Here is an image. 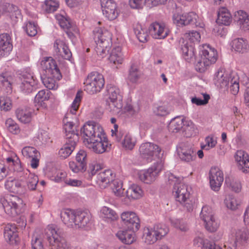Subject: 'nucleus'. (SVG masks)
Masks as SVG:
<instances>
[{
	"instance_id": "obj_1",
	"label": "nucleus",
	"mask_w": 249,
	"mask_h": 249,
	"mask_svg": "<svg viewBox=\"0 0 249 249\" xmlns=\"http://www.w3.org/2000/svg\"><path fill=\"white\" fill-rule=\"evenodd\" d=\"M60 216L68 227L78 229L87 226L89 222L90 214L86 211L67 209L61 211Z\"/></svg>"
},
{
	"instance_id": "obj_2",
	"label": "nucleus",
	"mask_w": 249,
	"mask_h": 249,
	"mask_svg": "<svg viewBox=\"0 0 249 249\" xmlns=\"http://www.w3.org/2000/svg\"><path fill=\"white\" fill-rule=\"evenodd\" d=\"M218 59L217 51L209 45L204 44L199 52V58L195 65L196 70L200 73L205 72L215 64Z\"/></svg>"
},
{
	"instance_id": "obj_3",
	"label": "nucleus",
	"mask_w": 249,
	"mask_h": 249,
	"mask_svg": "<svg viewBox=\"0 0 249 249\" xmlns=\"http://www.w3.org/2000/svg\"><path fill=\"white\" fill-rule=\"evenodd\" d=\"M82 93V91H78L77 92L75 98L71 105L70 112L66 114L64 118L63 119V121L64 124V129L66 134V140L72 141V140H73L72 138H74V136H76L77 137V140L78 141H79V135L77 131L76 130L75 131L74 128H73V125L76 122L71 121L69 122L68 121L67 119L69 116L70 118H71V116L72 115L76 114V112L79 108L80 103L81 101Z\"/></svg>"
},
{
	"instance_id": "obj_4",
	"label": "nucleus",
	"mask_w": 249,
	"mask_h": 249,
	"mask_svg": "<svg viewBox=\"0 0 249 249\" xmlns=\"http://www.w3.org/2000/svg\"><path fill=\"white\" fill-rule=\"evenodd\" d=\"M5 213L10 216L16 217L22 212L23 200L17 196L8 195L0 199Z\"/></svg>"
},
{
	"instance_id": "obj_5",
	"label": "nucleus",
	"mask_w": 249,
	"mask_h": 249,
	"mask_svg": "<svg viewBox=\"0 0 249 249\" xmlns=\"http://www.w3.org/2000/svg\"><path fill=\"white\" fill-rule=\"evenodd\" d=\"M47 239L53 249H69L63 231L58 228L49 227L46 229Z\"/></svg>"
},
{
	"instance_id": "obj_6",
	"label": "nucleus",
	"mask_w": 249,
	"mask_h": 249,
	"mask_svg": "<svg viewBox=\"0 0 249 249\" xmlns=\"http://www.w3.org/2000/svg\"><path fill=\"white\" fill-rule=\"evenodd\" d=\"M168 232V228L163 224H157L153 227H145L143 230L142 240L147 244H153L165 236Z\"/></svg>"
},
{
	"instance_id": "obj_7",
	"label": "nucleus",
	"mask_w": 249,
	"mask_h": 249,
	"mask_svg": "<svg viewBox=\"0 0 249 249\" xmlns=\"http://www.w3.org/2000/svg\"><path fill=\"white\" fill-rule=\"evenodd\" d=\"M172 194L176 201L183 205L188 211H193V203L188 202L190 194L187 185L182 183H175L173 187Z\"/></svg>"
},
{
	"instance_id": "obj_8",
	"label": "nucleus",
	"mask_w": 249,
	"mask_h": 249,
	"mask_svg": "<svg viewBox=\"0 0 249 249\" xmlns=\"http://www.w3.org/2000/svg\"><path fill=\"white\" fill-rule=\"evenodd\" d=\"M164 164L163 160H158L147 169L141 171L139 173L140 179L145 183H153L163 170Z\"/></svg>"
},
{
	"instance_id": "obj_9",
	"label": "nucleus",
	"mask_w": 249,
	"mask_h": 249,
	"mask_svg": "<svg viewBox=\"0 0 249 249\" xmlns=\"http://www.w3.org/2000/svg\"><path fill=\"white\" fill-rule=\"evenodd\" d=\"M142 156L148 160L158 159L164 161V152L160 147L154 143L146 142L141 144L139 148Z\"/></svg>"
},
{
	"instance_id": "obj_10",
	"label": "nucleus",
	"mask_w": 249,
	"mask_h": 249,
	"mask_svg": "<svg viewBox=\"0 0 249 249\" xmlns=\"http://www.w3.org/2000/svg\"><path fill=\"white\" fill-rule=\"evenodd\" d=\"M94 36L98 37L96 40L97 46L96 50L98 55L103 58L106 55L107 52H109L111 48V36L108 31L103 32L101 28L98 29Z\"/></svg>"
},
{
	"instance_id": "obj_11",
	"label": "nucleus",
	"mask_w": 249,
	"mask_h": 249,
	"mask_svg": "<svg viewBox=\"0 0 249 249\" xmlns=\"http://www.w3.org/2000/svg\"><path fill=\"white\" fill-rule=\"evenodd\" d=\"M109 146L110 145L103 127L99 124H94V152L103 153Z\"/></svg>"
},
{
	"instance_id": "obj_12",
	"label": "nucleus",
	"mask_w": 249,
	"mask_h": 249,
	"mask_svg": "<svg viewBox=\"0 0 249 249\" xmlns=\"http://www.w3.org/2000/svg\"><path fill=\"white\" fill-rule=\"evenodd\" d=\"M107 102L111 110L115 111L122 107V97L119 89L112 84L107 86Z\"/></svg>"
},
{
	"instance_id": "obj_13",
	"label": "nucleus",
	"mask_w": 249,
	"mask_h": 249,
	"mask_svg": "<svg viewBox=\"0 0 249 249\" xmlns=\"http://www.w3.org/2000/svg\"><path fill=\"white\" fill-rule=\"evenodd\" d=\"M123 223L133 231H138L140 227V220L137 213L133 211L123 212L120 215Z\"/></svg>"
},
{
	"instance_id": "obj_14",
	"label": "nucleus",
	"mask_w": 249,
	"mask_h": 249,
	"mask_svg": "<svg viewBox=\"0 0 249 249\" xmlns=\"http://www.w3.org/2000/svg\"><path fill=\"white\" fill-rule=\"evenodd\" d=\"M103 15L109 20L117 18L119 12L116 3L113 0H100Z\"/></svg>"
},
{
	"instance_id": "obj_15",
	"label": "nucleus",
	"mask_w": 249,
	"mask_h": 249,
	"mask_svg": "<svg viewBox=\"0 0 249 249\" xmlns=\"http://www.w3.org/2000/svg\"><path fill=\"white\" fill-rule=\"evenodd\" d=\"M149 32L153 38L161 39L166 37L170 32L166 25L161 22L152 23L149 27Z\"/></svg>"
},
{
	"instance_id": "obj_16",
	"label": "nucleus",
	"mask_w": 249,
	"mask_h": 249,
	"mask_svg": "<svg viewBox=\"0 0 249 249\" xmlns=\"http://www.w3.org/2000/svg\"><path fill=\"white\" fill-rule=\"evenodd\" d=\"M209 179L212 189L218 191L224 180L223 172L218 167L211 168L209 172Z\"/></svg>"
},
{
	"instance_id": "obj_17",
	"label": "nucleus",
	"mask_w": 249,
	"mask_h": 249,
	"mask_svg": "<svg viewBox=\"0 0 249 249\" xmlns=\"http://www.w3.org/2000/svg\"><path fill=\"white\" fill-rule=\"evenodd\" d=\"M41 65L43 68L47 76L53 77L54 78L58 79L61 77L60 71L55 60L52 58H48L42 60Z\"/></svg>"
},
{
	"instance_id": "obj_18",
	"label": "nucleus",
	"mask_w": 249,
	"mask_h": 249,
	"mask_svg": "<svg viewBox=\"0 0 249 249\" xmlns=\"http://www.w3.org/2000/svg\"><path fill=\"white\" fill-rule=\"evenodd\" d=\"M87 153L83 150H80L76 155V161H70L69 166L70 169L74 173L80 171H85L87 166Z\"/></svg>"
},
{
	"instance_id": "obj_19",
	"label": "nucleus",
	"mask_w": 249,
	"mask_h": 249,
	"mask_svg": "<svg viewBox=\"0 0 249 249\" xmlns=\"http://www.w3.org/2000/svg\"><path fill=\"white\" fill-rule=\"evenodd\" d=\"M177 152L180 160L183 162L190 163L196 159V152L190 146L181 144L177 148Z\"/></svg>"
},
{
	"instance_id": "obj_20",
	"label": "nucleus",
	"mask_w": 249,
	"mask_h": 249,
	"mask_svg": "<svg viewBox=\"0 0 249 249\" xmlns=\"http://www.w3.org/2000/svg\"><path fill=\"white\" fill-rule=\"evenodd\" d=\"M234 158L238 168L244 173L249 172V155L245 151L237 150Z\"/></svg>"
},
{
	"instance_id": "obj_21",
	"label": "nucleus",
	"mask_w": 249,
	"mask_h": 249,
	"mask_svg": "<svg viewBox=\"0 0 249 249\" xmlns=\"http://www.w3.org/2000/svg\"><path fill=\"white\" fill-rule=\"evenodd\" d=\"M81 132L85 145L89 149H93V122H87L81 129Z\"/></svg>"
},
{
	"instance_id": "obj_22",
	"label": "nucleus",
	"mask_w": 249,
	"mask_h": 249,
	"mask_svg": "<svg viewBox=\"0 0 249 249\" xmlns=\"http://www.w3.org/2000/svg\"><path fill=\"white\" fill-rule=\"evenodd\" d=\"M115 177V174L111 170H106L99 172L96 175V184L101 189L107 188Z\"/></svg>"
},
{
	"instance_id": "obj_23",
	"label": "nucleus",
	"mask_w": 249,
	"mask_h": 249,
	"mask_svg": "<svg viewBox=\"0 0 249 249\" xmlns=\"http://www.w3.org/2000/svg\"><path fill=\"white\" fill-rule=\"evenodd\" d=\"M233 75H230L224 69H219L214 75V84L220 88L227 89Z\"/></svg>"
},
{
	"instance_id": "obj_24",
	"label": "nucleus",
	"mask_w": 249,
	"mask_h": 249,
	"mask_svg": "<svg viewBox=\"0 0 249 249\" xmlns=\"http://www.w3.org/2000/svg\"><path fill=\"white\" fill-rule=\"evenodd\" d=\"M193 123L190 120H186L183 116H177L170 121L168 129L172 132H177L183 127V125L191 126Z\"/></svg>"
},
{
	"instance_id": "obj_25",
	"label": "nucleus",
	"mask_w": 249,
	"mask_h": 249,
	"mask_svg": "<svg viewBox=\"0 0 249 249\" xmlns=\"http://www.w3.org/2000/svg\"><path fill=\"white\" fill-rule=\"evenodd\" d=\"M54 48L58 56L70 60L72 56L71 53L66 43L60 39H56L54 43Z\"/></svg>"
},
{
	"instance_id": "obj_26",
	"label": "nucleus",
	"mask_w": 249,
	"mask_h": 249,
	"mask_svg": "<svg viewBox=\"0 0 249 249\" xmlns=\"http://www.w3.org/2000/svg\"><path fill=\"white\" fill-rule=\"evenodd\" d=\"M17 228L15 225L8 224L4 228V237L10 244L16 245L19 241L17 233Z\"/></svg>"
},
{
	"instance_id": "obj_27",
	"label": "nucleus",
	"mask_w": 249,
	"mask_h": 249,
	"mask_svg": "<svg viewBox=\"0 0 249 249\" xmlns=\"http://www.w3.org/2000/svg\"><path fill=\"white\" fill-rule=\"evenodd\" d=\"M234 18L241 30H249V16L246 12L241 10L235 12Z\"/></svg>"
},
{
	"instance_id": "obj_28",
	"label": "nucleus",
	"mask_w": 249,
	"mask_h": 249,
	"mask_svg": "<svg viewBox=\"0 0 249 249\" xmlns=\"http://www.w3.org/2000/svg\"><path fill=\"white\" fill-rule=\"evenodd\" d=\"M11 37L7 33L0 35V56L7 55L12 50Z\"/></svg>"
},
{
	"instance_id": "obj_29",
	"label": "nucleus",
	"mask_w": 249,
	"mask_h": 249,
	"mask_svg": "<svg viewBox=\"0 0 249 249\" xmlns=\"http://www.w3.org/2000/svg\"><path fill=\"white\" fill-rule=\"evenodd\" d=\"M73 140H66L65 144L59 150L58 155L62 159H66L68 157L75 149L77 142H78L77 137L74 136Z\"/></svg>"
},
{
	"instance_id": "obj_30",
	"label": "nucleus",
	"mask_w": 249,
	"mask_h": 249,
	"mask_svg": "<svg viewBox=\"0 0 249 249\" xmlns=\"http://www.w3.org/2000/svg\"><path fill=\"white\" fill-rule=\"evenodd\" d=\"M182 55L184 59L188 62L193 61L195 57L196 53L194 45L183 41L180 42Z\"/></svg>"
},
{
	"instance_id": "obj_31",
	"label": "nucleus",
	"mask_w": 249,
	"mask_h": 249,
	"mask_svg": "<svg viewBox=\"0 0 249 249\" xmlns=\"http://www.w3.org/2000/svg\"><path fill=\"white\" fill-rule=\"evenodd\" d=\"M185 26L191 25L203 28L204 26L201 19L194 12L183 14Z\"/></svg>"
},
{
	"instance_id": "obj_32",
	"label": "nucleus",
	"mask_w": 249,
	"mask_h": 249,
	"mask_svg": "<svg viewBox=\"0 0 249 249\" xmlns=\"http://www.w3.org/2000/svg\"><path fill=\"white\" fill-rule=\"evenodd\" d=\"M232 21L231 16L229 11L225 7L219 9L216 22L220 25L229 26Z\"/></svg>"
},
{
	"instance_id": "obj_33",
	"label": "nucleus",
	"mask_w": 249,
	"mask_h": 249,
	"mask_svg": "<svg viewBox=\"0 0 249 249\" xmlns=\"http://www.w3.org/2000/svg\"><path fill=\"white\" fill-rule=\"evenodd\" d=\"M134 231L131 229L129 230H122L119 231L117 233L116 235L123 243L131 244L136 241Z\"/></svg>"
},
{
	"instance_id": "obj_34",
	"label": "nucleus",
	"mask_w": 249,
	"mask_h": 249,
	"mask_svg": "<svg viewBox=\"0 0 249 249\" xmlns=\"http://www.w3.org/2000/svg\"><path fill=\"white\" fill-rule=\"evenodd\" d=\"M108 59L110 63L115 65L122 64L124 60V56L122 47L117 46L113 48Z\"/></svg>"
},
{
	"instance_id": "obj_35",
	"label": "nucleus",
	"mask_w": 249,
	"mask_h": 249,
	"mask_svg": "<svg viewBox=\"0 0 249 249\" xmlns=\"http://www.w3.org/2000/svg\"><path fill=\"white\" fill-rule=\"evenodd\" d=\"M231 45L235 51L239 53L246 52L249 49L248 41L243 38H237L233 39L231 42Z\"/></svg>"
},
{
	"instance_id": "obj_36",
	"label": "nucleus",
	"mask_w": 249,
	"mask_h": 249,
	"mask_svg": "<svg viewBox=\"0 0 249 249\" xmlns=\"http://www.w3.org/2000/svg\"><path fill=\"white\" fill-rule=\"evenodd\" d=\"M51 92L48 89H43L38 92L35 97V103L36 106L40 107H45L46 105L45 101H48L50 98Z\"/></svg>"
},
{
	"instance_id": "obj_37",
	"label": "nucleus",
	"mask_w": 249,
	"mask_h": 249,
	"mask_svg": "<svg viewBox=\"0 0 249 249\" xmlns=\"http://www.w3.org/2000/svg\"><path fill=\"white\" fill-rule=\"evenodd\" d=\"M3 14L8 13L10 18L15 20L20 17V12L18 7L12 4L6 3L2 5Z\"/></svg>"
},
{
	"instance_id": "obj_38",
	"label": "nucleus",
	"mask_w": 249,
	"mask_h": 249,
	"mask_svg": "<svg viewBox=\"0 0 249 249\" xmlns=\"http://www.w3.org/2000/svg\"><path fill=\"white\" fill-rule=\"evenodd\" d=\"M18 120L24 124L29 123L32 118V111L28 108H18L16 111Z\"/></svg>"
},
{
	"instance_id": "obj_39",
	"label": "nucleus",
	"mask_w": 249,
	"mask_h": 249,
	"mask_svg": "<svg viewBox=\"0 0 249 249\" xmlns=\"http://www.w3.org/2000/svg\"><path fill=\"white\" fill-rule=\"evenodd\" d=\"M24 178L26 179V184L28 189L30 190H35L38 182V178L37 176L34 173H31L28 169H25L24 172Z\"/></svg>"
},
{
	"instance_id": "obj_40",
	"label": "nucleus",
	"mask_w": 249,
	"mask_h": 249,
	"mask_svg": "<svg viewBox=\"0 0 249 249\" xmlns=\"http://www.w3.org/2000/svg\"><path fill=\"white\" fill-rule=\"evenodd\" d=\"M100 215L107 221H114L118 219V215L116 212L107 206H104L101 209Z\"/></svg>"
},
{
	"instance_id": "obj_41",
	"label": "nucleus",
	"mask_w": 249,
	"mask_h": 249,
	"mask_svg": "<svg viewBox=\"0 0 249 249\" xmlns=\"http://www.w3.org/2000/svg\"><path fill=\"white\" fill-rule=\"evenodd\" d=\"M126 194L129 198L137 199L143 196V191L140 186L133 184L128 188Z\"/></svg>"
},
{
	"instance_id": "obj_42",
	"label": "nucleus",
	"mask_w": 249,
	"mask_h": 249,
	"mask_svg": "<svg viewBox=\"0 0 249 249\" xmlns=\"http://www.w3.org/2000/svg\"><path fill=\"white\" fill-rule=\"evenodd\" d=\"M201 36L199 32L196 31H191L185 34L183 37L180 39L179 42L185 41L189 44L194 45L196 42H199L200 40Z\"/></svg>"
},
{
	"instance_id": "obj_43",
	"label": "nucleus",
	"mask_w": 249,
	"mask_h": 249,
	"mask_svg": "<svg viewBox=\"0 0 249 249\" xmlns=\"http://www.w3.org/2000/svg\"><path fill=\"white\" fill-rule=\"evenodd\" d=\"M136 143V138L129 133L125 134L121 141L122 147L126 150H133Z\"/></svg>"
},
{
	"instance_id": "obj_44",
	"label": "nucleus",
	"mask_w": 249,
	"mask_h": 249,
	"mask_svg": "<svg viewBox=\"0 0 249 249\" xmlns=\"http://www.w3.org/2000/svg\"><path fill=\"white\" fill-rule=\"evenodd\" d=\"M235 237V241L241 243H249V230L243 228L235 230L233 233Z\"/></svg>"
},
{
	"instance_id": "obj_45",
	"label": "nucleus",
	"mask_w": 249,
	"mask_h": 249,
	"mask_svg": "<svg viewBox=\"0 0 249 249\" xmlns=\"http://www.w3.org/2000/svg\"><path fill=\"white\" fill-rule=\"evenodd\" d=\"M134 31L138 39L140 42L144 43L148 40L149 35L146 28H143L140 24H137Z\"/></svg>"
},
{
	"instance_id": "obj_46",
	"label": "nucleus",
	"mask_w": 249,
	"mask_h": 249,
	"mask_svg": "<svg viewBox=\"0 0 249 249\" xmlns=\"http://www.w3.org/2000/svg\"><path fill=\"white\" fill-rule=\"evenodd\" d=\"M6 188L14 193H19L21 190V183L17 180L10 178L5 182Z\"/></svg>"
},
{
	"instance_id": "obj_47",
	"label": "nucleus",
	"mask_w": 249,
	"mask_h": 249,
	"mask_svg": "<svg viewBox=\"0 0 249 249\" xmlns=\"http://www.w3.org/2000/svg\"><path fill=\"white\" fill-rule=\"evenodd\" d=\"M142 75V74L138 67L132 65L129 70L127 77L128 81L131 83L136 84L141 78Z\"/></svg>"
},
{
	"instance_id": "obj_48",
	"label": "nucleus",
	"mask_w": 249,
	"mask_h": 249,
	"mask_svg": "<svg viewBox=\"0 0 249 249\" xmlns=\"http://www.w3.org/2000/svg\"><path fill=\"white\" fill-rule=\"evenodd\" d=\"M204 223L206 229L210 232L217 231L220 226L219 222L215 216L204 221Z\"/></svg>"
},
{
	"instance_id": "obj_49",
	"label": "nucleus",
	"mask_w": 249,
	"mask_h": 249,
	"mask_svg": "<svg viewBox=\"0 0 249 249\" xmlns=\"http://www.w3.org/2000/svg\"><path fill=\"white\" fill-rule=\"evenodd\" d=\"M224 203L226 207L232 211H235L238 209L240 205L239 201L232 195H227L224 200Z\"/></svg>"
},
{
	"instance_id": "obj_50",
	"label": "nucleus",
	"mask_w": 249,
	"mask_h": 249,
	"mask_svg": "<svg viewBox=\"0 0 249 249\" xmlns=\"http://www.w3.org/2000/svg\"><path fill=\"white\" fill-rule=\"evenodd\" d=\"M171 224L176 229L182 232H186L189 229V226L187 223L182 219L170 218Z\"/></svg>"
},
{
	"instance_id": "obj_51",
	"label": "nucleus",
	"mask_w": 249,
	"mask_h": 249,
	"mask_svg": "<svg viewBox=\"0 0 249 249\" xmlns=\"http://www.w3.org/2000/svg\"><path fill=\"white\" fill-rule=\"evenodd\" d=\"M111 189L114 194L117 197H122L124 194L122 183L118 179H114L112 182Z\"/></svg>"
},
{
	"instance_id": "obj_52",
	"label": "nucleus",
	"mask_w": 249,
	"mask_h": 249,
	"mask_svg": "<svg viewBox=\"0 0 249 249\" xmlns=\"http://www.w3.org/2000/svg\"><path fill=\"white\" fill-rule=\"evenodd\" d=\"M105 85V80L102 74L94 72V92H100Z\"/></svg>"
},
{
	"instance_id": "obj_53",
	"label": "nucleus",
	"mask_w": 249,
	"mask_h": 249,
	"mask_svg": "<svg viewBox=\"0 0 249 249\" xmlns=\"http://www.w3.org/2000/svg\"><path fill=\"white\" fill-rule=\"evenodd\" d=\"M205 144H201V148L203 150H209L214 147L217 144L216 138L213 135H209L205 139Z\"/></svg>"
},
{
	"instance_id": "obj_54",
	"label": "nucleus",
	"mask_w": 249,
	"mask_h": 249,
	"mask_svg": "<svg viewBox=\"0 0 249 249\" xmlns=\"http://www.w3.org/2000/svg\"><path fill=\"white\" fill-rule=\"evenodd\" d=\"M59 3L53 0H46L43 5V9L46 13L54 12L58 8Z\"/></svg>"
},
{
	"instance_id": "obj_55",
	"label": "nucleus",
	"mask_w": 249,
	"mask_h": 249,
	"mask_svg": "<svg viewBox=\"0 0 249 249\" xmlns=\"http://www.w3.org/2000/svg\"><path fill=\"white\" fill-rule=\"evenodd\" d=\"M214 216V212L211 207L205 205L202 208L200 217L203 221Z\"/></svg>"
},
{
	"instance_id": "obj_56",
	"label": "nucleus",
	"mask_w": 249,
	"mask_h": 249,
	"mask_svg": "<svg viewBox=\"0 0 249 249\" xmlns=\"http://www.w3.org/2000/svg\"><path fill=\"white\" fill-rule=\"evenodd\" d=\"M12 107V100L7 96L0 97V108L4 111H8Z\"/></svg>"
},
{
	"instance_id": "obj_57",
	"label": "nucleus",
	"mask_w": 249,
	"mask_h": 249,
	"mask_svg": "<svg viewBox=\"0 0 249 249\" xmlns=\"http://www.w3.org/2000/svg\"><path fill=\"white\" fill-rule=\"evenodd\" d=\"M22 155L27 158H32L35 156H39V153L33 147L26 146L22 150Z\"/></svg>"
},
{
	"instance_id": "obj_58",
	"label": "nucleus",
	"mask_w": 249,
	"mask_h": 249,
	"mask_svg": "<svg viewBox=\"0 0 249 249\" xmlns=\"http://www.w3.org/2000/svg\"><path fill=\"white\" fill-rule=\"evenodd\" d=\"M230 91L233 95L238 93L239 90V78L237 75H234L230 80Z\"/></svg>"
},
{
	"instance_id": "obj_59",
	"label": "nucleus",
	"mask_w": 249,
	"mask_h": 249,
	"mask_svg": "<svg viewBox=\"0 0 249 249\" xmlns=\"http://www.w3.org/2000/svg\"><path fill=\"white\" fill-rule=\"evenodd\" d=\"M93 74L92 72L89 73L86 79L85 80L84 84L85 85L84 90L90 94H93V86H92L93 80L92 77Z\"/></svg>"
},
{
	"instance_id": "obj_60",
	"label": "nucleus",
	"mask_w": 249,
	"mask_h": 249,
	"mask_svg": "<svg viewBox=\"0 0 249 249\" xmlns=\"http://www.w3.org/2000/svg\"><path fill=\"white\" fill-rule=\"evenodd\" d=\"M202 95L203 97V100L199 97H193L191 99L192 103L197 106H202L207 104L210 99V95L207 93H203Z\"/></svg>"
},
{
	"instance_id": "obj_61",
	"label": "nucleus",
	"mask_w": 249,
	"mask_h": 249,
	"mask_svg": "<svg viewBox=\"0 0 249 249\" xmlns=\"http://www.w3.org/2000/svg\"><path fill=\"white\" fill-rule=\"evenodd\" d=\"M25 31L29 36H34L37 33L36 25L33 22L29 21L25 27Z\"/></svg>"
},
{
	"instance_id": "obj_62",
	"label": "nucleus",
	"mask_w": 249,
	"mask_h": 249,
	"mask_svg": "<svg viewBox=\"0 0 249 249\" xmlns=\"http://www.w3.org/2000/svg\"><path fill=\"white\" fill-rule=\"evenodd\" d=\"M55 17L61 28L67 30H69L71 28V24L70 21L65 17L61 15H57L55 16Z\"/></svg>"
},
{
	"instance_id": "obj_63",
	"label": "nucleus",
	"mask_w": 249,
	"mask_h": 249,
	"mask_svg": "<svg viewBox=\"0 0 249 249\" xmlns=\"http://www.w3.org/2000/svg\"><path fill=\"white\" fill-rule=\"evenodd\" d=\"M36 85H33L31 84L30 83H27L23 81H22L20 88L21 91L23 93L27 94L35 90V89H36Z\"/></svg>"
},
{
	"instance_id": "obj_64",
	"label": "nucleus",
	"mask_w": 249,
	"mask_h": 249,
	"mask_svg": "<svg viewBox=\"0 0 249 249\" xmlns=\"http://www.w3.org/2000/svg\"><path fill=\"white\" fill-rule=\"evenodd\" d=\"M5 125L11 133L17 134L19 131L18 126L11 119H8L6 121Z\"/></svg>"
}]
</instances>
